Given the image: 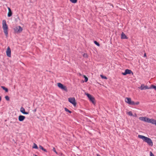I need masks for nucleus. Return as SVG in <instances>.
I'll use <instances>...</instances> for the list:
<instances>
[{"label":"nucleus","instance_id":"f257e3e1","mask_svg":"<svg viewBox=\"0 0 156 156\" xmlns=\"http://www.w3.org/2000/svg\"><path fill=\"white\" fill-rule=\"evenodd\" d=\"M138 137L142 139L144 141L146 142L149 146H153V143L152 140L150 138L140 135H138Z\"/></svg>","mask_w":156,"mask_h":156},{"label":"nucleus","instance_id":"f03ea898","mask_svg":"<svg viewBox=\"0 0 156 156\" xmlns=\"http://www.w3.org/2000/svg\"><path fill=\"white\" fill-rule=\"evenodd\" d=\"M3 28L4 33L6 37L8 35V27L5 20H3Z\"/></svg>","mask_w":156,"mask_h":156},{"label":"nucleus","instance_id":"7ed1b4c3","mask_svg":"<svg viewBox=\"0 0 156 156\" xmlns=\"http://www.w3.org/2000/svg\"><path fill=\"white\" fill-rule=\"evenodd\" d=\"M58 86L59 88H61L62 90H64L66 91H67V89L66 87L63 85L61 83H58Z\"/></svg>","mask_w":156,"mask_h":156},{"label":"nucleus","instance_id":"20e7f679","mask_svg":"<svg viewBox=\"0 0 156 156\" xmlns=\"http://www.w3.org/2000/svg\"><path fill=\"white\" fill-rule=\"evenodd\" d=\"M69 101L74 106H76V103L74 98H68Z\"/></svg>","mask_w":156,"mask_h":156},{"label":"nucleus","instance_id":"39448f33","mask_svg":"<svg viewBox=\"0 0 156 156\" xmlns=\"http://www.w3.org/2000/svg\"><path fill=\"white\" fill-rule=\"evenodd\" d=\"M85 94L87 96L88 98H89V100L93 104H94V98L92 96L88 93H85Z\"/></svg>","mask_w":156,"mask_h":156},{"label":"nucleus","instance_id":"423d86ee","mask_svg":"<svg viewBox=\"0 0 156 156\" xmlns=\"http://www.w3.org/2000/svg\"><path fill=\"white\" fill-rule=\"evenodd\" d=\"M14 30L15 32L20 33L22 31L23 29L20 26H18L15 27Z\"/></svg>","mask_w":156,"mask_h":156},{"label":"nucleus","instance_id":"0eeeda50","mask_svg":"<svg viewBox=\"0 0 156 156\" xmlns=\"http://www.w3.org/2000/svg\"><path fill=\"white\" fill-rule=\"evenodd\" d=\"M131 73L132 75H133V73L132 71L128 69H126L124 72L122 73V74L123 75H126L127 74H130Z\"/></svg>","mask_w":156,"mask_h":156},{"label":"nucleus","instance_id":"6e6552de","mask_svg":"<svg viewBox=\"0 0 156 156\" xmlns=\"http://www.w3.org/2000/svg\"><path fill=\"white\" fill-rule=\"evenodd\" d=\"M125 101L130 105H133L134 104V101H132L131 98H126Z\"/></svg>","mask_w":156,"mask_h":156},{"label":"nucleus","instance_id":"1a4fd4ad","mask_svg":"<svg viewBox=\"0 0 156 156\" xmlns=\"http://www.w3.org/2000/svg\"><path fill=\"white\" fill-rule=\"evenodd\" d=\"M6 54L9 57L11 56V51L9 47H8L6 51Z\"/></svg>","mask_w":156,"mask_h":156},{"label":"nucleus","instance_id":"9d476101","mask_svg":"<svg viewBox=\"0 0 156 156\" xmlns=\"http://www.w3.org/2000/svg\"><path fill=\"white\" fill-rule=\"evenodd\" d=\"M20 111L23 114H28L29 113L28 112H26L25 111V109L23 107H21L20 109Z\"/></svg>","mask_w":156,"mask_h":156},{"label":"nucleus","instance_id":"9b49d317","mask_svg":"<svg viewBox=\"0 0 156 156\" xmlns=\"http://www.w3.org/2000/svg\"><path fill=\"white\" fill-rule=\"evenodd\" d=\"M25 116L22 115H20L18 117L19 120L20 122L23 121L25 119Z\"/></svg>","mask_w":156,"mask_h":156},{"label":"nucleus","instance_id":"f8f14e48","mask_svg":"<svg viewBox=\"0 0 156 156\" xmlns=\"http://www.w3.org/2000/svg\"><path fill=\"white\" fill-rule=\"evenodd\" d=\"M8 9L9 10V12L8 13V17H10L12 16V12L11 9L9 7H8Z\"/></svg>","mask_w":156,"mask_h":156},{"label":"nucleus","instance_id":"ddd939ff","mask_svg":"<svg viewBox=\"0 0 156 156\" xmlns=\"http://www.w3.org/2000/svg\"><path fill=\"white\" fill-rule=\"evenodd\" d=\"M121 38L123 39H127L128 37L123 32H122L121 34Z\"/></svg>","mask_w":156,"mask_h":156},{"label":"nucleus","instance_id":"4468645a","mask_svg":"<svg viewBox=\"0 0 156 156\" xmlns=\"http://www.w3.org/2000/svg\"><path fill=\"white\" fill-rule=\"evenodd\" d=\"M150 123H151L152 124H155L156 126V120L153 119H151Z\"/></svg>","mask_w":156,"mask_h":156},{"label":"nucleus","instance_id":"2eb2a0df","mask_svg":"<svg viewBox=\"0 0 156 156\" xmlns=\"http://www.w3.org/2000/svg\"><path fill=\"white\" fill-rule=\"evenodd\" d=\"M39 148L40 149H41L43 151H44L45 152H47V150L44 148L41 145H40L39 146Z\"/></svg>","mask_w":156,"mask_h":156},{"label":"nucleus","instance_id":"dca6fc26","mask_svg":"<svg viewBox=\"0 0 156 156\" xmlns=\"http://www.w3.org/2000/svg\"><path fill=\"white\" fill-rule=\"evenodd\" d=\"M146 117H140L139 118V119L145 122Z\"/></svg>","mask_w":156,"mask_h":156},{"label":"nucleus","instance_id":"f3484780","mask_svg":"<svg viewBox=\"0 0 156 156\" xmlns=\"http://www.w3.org/2000/svg\"><path fill=\"white\" fill-rule=\"evenodd\" d=\"M1 88H2L3 89V90H4L5 91V92H7L8 91V89L7 88H6L5 87H4V86H1Z\"/></svg>","mask_w":156,"mask_h":156},{"label":"nucleus","instance_id":"a211bd4d","mask_svg":"<svg viewBox=\"0 0 156 156\" xmlns=\"http://www.w3.org/2000/svg\"><path fill=\"white\" fill-rule=\"evenodd\" d=\"M145 86L144 84H142L140 88V89L141 90H143L144 89Z\"/></svg>","mask_w":156,"mask_h":156},{"label":"nucleus","instance_id":"6ab92c4d","mask_svg":"<svg viewBox=\"0 0 156 156\" xmlns=\"http://www.w3.org/2000/svg\"><path fill=\"white\" fill-rule=\"evenodd\" d=\"M33 148H35V149H38V147L37 145L36 144H35V143L34 144V145L33 147Z\"/></svg>","mask_w":156,"mask_h":156},{"label":"nucleus","instance_id":"aec40b11","mask_svg":"<svg viewBox=\"0 0 156 156\" xmlns=\"http://www.w3.org/2000/svg\"><path fill=\"white\" fill-rule=\"evenodd\" d=\"M64 109H65V111H66L67 112H68L69 113H71L72 112L71 111H69L66 108H64Z\"/></svg>","mask_w":156,"mask_h":156},{"label":"nucleus","instance_id":"412c9836","mask_svg":"<svg viewBox=\"0 0 156 156\" xmlns=\"http://www.w3.org/2000/svg\"><path fill=\"white\" fill-rule=\"evenodd\" d=\"M150 120H151V119L147 117L146 118V119L145 122H147L148 123H150Z\"/></svg>","mask_w":156,"mask_h":156},{"label":"nucleus","instance_id":"4be33fe9","mask_svg":"<svg viewBox=\"0 0 156 156\" xmlns=\"http://www.w3.org/2000/svg\"><path fill=\"white\" fill-rule=\"evenodd\" d=\"M94 43L96 45L98 46H100V44H99V43L97 42L96 41H94Z\"/></svg>","mask_w":156,"mask_h":156},{"label":"nucleus","instance_id":"5701e85b","mask_svg":"<svg viewBox=\"0 0 156 156\" xmlns=\"http://www.w3.org/2000/svg\"><path fill=\"white\" fill-rule=\"evenodd\" d=\"M84 77L85 78V81L86 82L88 81V78L85 75H83Z\"/></svg>","mask_w":156,"mask_h":156},{"label":"nucleus","instance_id":"b1692460","mask_svg":"<svg viewBox=\"0 0 156 156\" xmlns=\"http://www.w3.org/2000/svg\"><path fill=\"white\" fill-rule=\"evenodd\" d=\"M151 88H153L156 90V86L154 85H151Z\"/></svg>","mask_w":156,"mask_h":156},{"label":"nucleus","instance_id":"393cba45","mask_svg":"<svg viewBox=\"0 0 156 156\" xmlns=\"http://www.w3.org/2000/svg\"><path fill=\"white\" fill-rule=\"evenodd\" d=\"M100 76L102 79H107V78L106 76H103L102 75H101Z\"/></svg>","mask_w":156,"mask_h":156},{"label":"nucleus","instance_id":"a878e982","mask_svg":"<svg viewBox=\"0 0 156 156\" xmlns=\"http://www.w3.org/2000/svg\"><path fill=\"white\" fill-rule=\"evenodd\" d=\"M70 1L73 3H76L77 2V0H70Z\"/></svg>","mask_w":156,"mask_h":156},{"label":"nucleus","instance_id":"bb28decb","mask_svg":"<svg viewBox=\"0 0 156 156\" xmlns=\"http://www.w3.org/2000/svg\"><path fill=\"white\" fill-rule=\"evenodd\" d=\"M128 114L130 116H133V114L131 111H130V112H128Z\"/></svg>","mask_w":156,"mask_h":156},{"label":"nucleus","instance_id":"cd10ccee","mask_svg":"<svg viewBox=\"0 0 156 156\" xmlns=\"http://www.w3.org/2000/svg\"><path fill=\"white\" fill-rule=\"evenodd\" d=\"M52 150L54 151L56 154H58L57 152L56 151L54 147H53Z\"/></svg>","mask_w":156,"mask_h":156},{"label":"nucleus","instance_id":"c85d7f7f","mask_svg":"<svg viewBox=\"0 0 156 156\" xmlns=\"http://www.w3.org/2000/svg\"><path fill=\"white\" fill-rule=\"evenodd\" d=\"M5 98L6 99V100L8 101L9 100V98L8 96H5Z\"/></svg>","mask_w":156,"mask_h":156},{"label":"nucleus","instance_id":"c756f323","mask_svg":"<svg viewBox=\"0 0 156 156\" xmlns=\"http://www.w3.org/2000/svg\"><path fill=\"white\" fill-rule=\"evenodd\" d=\"M151 89V87H148L146 85L144 87V90L148 89Z\"/></svg>","mask_w":156,"mask_h":156},{"label":"nucleus","instance_id":"7c9ffc66","mask_svg":"<svg viewBox=\"0 0 156 156\" xmlns=\"http://www.w3.org/2000/svg\"><path fill=\"white\" fill-rule=\"evenodd\" d=\"M139 102H138V101H137L136 102H134V104H133V105H138L139 104Z\"/></svg>","mask_w":156,"mask_h":156},{"label":"nucleus","instance_id":"2f4dec72","mask_svg":"<svg viewBox=\"0 0 156 156\" xmlns=\"http://www.w3.org/2000/svg\"><path fill=\"white\" fill-rule=\"evenodd\" d=\"M150 156H155L154 154L152 153L151 151L150 152Z\"/></svg>","mask_w":156,"mask_h":156},{"label":"nucleus","instance_id":"473e14b6","mask_svg":"<svg viewBox=\"0 0 156 156\" xmlns=\"http://www.w3.org/2000/svg\"><path fill=\"white\" fill-rule=\"evenodd\" d=\"M133 116H134V117H136L137 116V115L136 114H135L134 115H133Z\"/></svg>","mask_w":156,"mask_h":156},{"label":"nucleus","instance_id":"72a5a7b5","mask_svg":"<svg viewBox=\"0 0 156 156\" xmlns=\"http://www.w3.org/2000/svg\"><path fill=\"white\" fill-rule=\"evenodd\" d=\"M36 110H37V109H36V108L34 110H33V112H35L36 111Z\"/></svg>","mask_w":156,"mask_h":156},{"label":"nucleus","instance_id":"f704fd0d","mask_svg":"<svg viewBox=\"0 0 156 156\" xmlns=\"http://www.w3.org/2000/svg\"><path fill=\"white\" fill-rule=\"evenodd\" d=\"M144 57H146V53H144Z\"/></svg>","mask_w":156,"mask_h":156},{"label":"nucleus","instance_id":"c9c22d12","mask_svg":"<svg viewBox=\"0 0 156 156\" xmlns=\"http://www.w3.org/2000/svg\"><path fill=\"white\" fill-rule=\"evenodd\" d=\"M1 96H0V102L1 101Z\"/></svg>","mask_w":156,"mask_h":156},{"label":"nucleus","instance_id":"e433bc0d","mask_svg":"<svg viewBox=\"0 0 156 156\" xmlns=\"http://www.w3.org/2000/svg\"><path fill=\"white\" fill-rule=\"evenodd\" d=\"M34 156H37V155H35Z\"/></svg>","mask_w":156,"mask_h":156},{"label":"nucleus","instance_id":"4c0bfd02","mask_svg":"<svg viewBox=\"0 0 156 156\" xmlns=\"http://www.w3.org/2000/svg\"><path fill=\"white\" fill-rule=\"evenodd\" d=\"M112 5V7H113V6Z\"/></svg>","mask_w":156,"mask_h":156}]
</instances>
